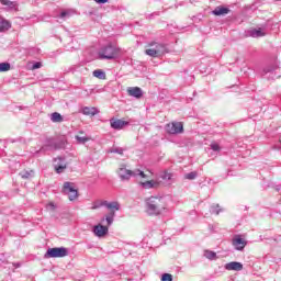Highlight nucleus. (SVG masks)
<instances>
[{
	"mask_svg": "<svg viewBox=\"0 0 281 281\" xmlns=\"http://www.w3.org/2000/svg\"><path fill=\"white\" fill-rule=\"evenodd\" d=\"M146 212L149 216H159L166 212V205H164V199L157 196H150L146 200Z\"/></svg>",
	"mask_w": 281,
	"mask_h": 281,
	"instance_id": "1",
	"label": "nucleus"
},
{
	"mask_svg": "<svg viewBox=\"0 0 281 281\" xmlns=\"http://www.w3.org/2000/svg\"><path fill=\"white\" fill-rule=\"evenodd\" d=\"M60 148H65L64 140H57L56 138H47L45 144L35 151H31L33 157H38L41 153L45 154L47 150H60Z\"/></svg>",
	"mask_w": 281,
	"mask_h": 281,
	"instance_id": "2",
	"label": "nucleus"
},
{
	"mask_svg": "<svg viewBox=\"0 0 281 281\" xmlns=\"http://www.w3.org/2000/svg\"><path fill=\"white\" fill-rule=\"evenodd\" d=\"M148 47L149 48L145 50V54L151 56V58H159L160 56H164V54H168V45L161 42H151L148 44Z\"/></svg>",
	"mask_w": 281,
	"mask_h": 281,
	"instance_id": "3",
	"label": "nucleus"
},
{
	"mask_svg": "<svg viewBox=\"0 0 281 281\" xmlns=\"http://www.w3.org/2000/svg\"><path fill=\"white\" fill-rule=\"evenodd\" d=\"M120 55V48L109 44L99 49L100 60H113Z\"/></svg>",
	"mask_w": 281,
	"mask_h": 281,
	"instance_id": "4",
	"label": "nucleus"
},
{
	"mask_svg": "<svg viewBox=\"0 0 281 281\" xmlns=\"http://www.w3.org/2000/svg\"><path fill=\"white\" fill-rule=\"evenodd\" d=\"M117 175L121 179V181H130L131 177H142L143 179H146V173H144V171L142 170H128L126 169V165H121L119 170H117Z\"/></svg>",
	"mask_w": 281,
	"mask_h": 281,
	"instance_id": "5",
	"label": "nucleus"
},
{
	"mask_svg": "<svg viewBox=\"0 0 281 281\" xmlns=\"http://www.w3.org/2000/svg\"><path fill=\"white\" fill-rule=\"evenodd\" d=\"M69 256V249L66 247L48 248L44 255V258H65Z\"/></svg>",
	"mask_w": 281,
	"mask_h": 281,
	"instance_id": "6",
	"label": "nucleus"
},
{
	"mask_svg": "<svg viewBox=\"0 0 281 281\" xmlns=\"http://www.w3.org/2000/svg\"><path fill=\"white\" fill-rule=\"evenodd\" d=\"M165 131L169 135H179V134L183 133V123H181V122L168 123L165 126Z\"/></svg>",
	"mask_w": 281,
	"mask_h": 281,
	"instance_id": "7",
	"label": "nucleus"
},
{
	"mask_svg": "<svg viewBox=\"0 0 281 281\" xmlns=\"http://www.w3.org/2000/svg\"><path fill=\"white\" fill-rule=\"evenodd\" d=\"M71 186H72L71 182H65L63 192L64 194H67L69 201H76V199H78V190Z\"/></svg>",
	"mask_w": 281,
	"mask_h": 281,
	"instance_id": "8",
	"label": "nucleus"
},
{
	"mask_svg": "<svg viewBox=\"0 0 281 281\" xmlns=\"http://www.w3.org/2000/svg\"><path fill=\"white\" fill-rule=\"evenodd\" d=\"M53 166L57 175H63L67 170V160L64 157H57L54 159Z\"/></svg>",
	"mask_w": 281,
	"mask_h": 281,
	"instance_id": "9",
	"label": "nucleus"
},
{
	"mask_svg": "<svg viewBox=\"0 0 281 281\" xmlns=\"http://www.w3.org/2000/svg\"><path fill=\"white\" fill-rule=\"evenodd\" d=\"M232 245L236 251H244L247 247V240H245L240 235H235L232 239Z\"/></svg>",
	"mask_w": 281,
	"mask_h": 281,
	"instance_id": "10",
	"label": "nucleus"
},
{
	"mask_svg": "<svg viewBox=\"0 0 281 281\" xmlns=\"http://www.w3.org/2000/svg\"><path fill=\"white\" fill-rule=\"evenodd\" d=\"M110 126L114 131H122V128H124V126H128V122L120 120V119H111Z\"/></svg>",
	"mask_w": 281,
	"mask_h": 281,
	"instance_id": "11",
	"label": "nucleus"
},
{
	"mask_svg": "<svg viewBox=\"0 0 281 281\" xmlns=\"http://www.w3.org/2000/svg\"><path fill=\"white\" fill-rule=\"evenodd\" d=\"M93 234L97 235L98 238H102L109 234V226L98 224L93 227Z\"/></svg>",
	"mask_w": 281,
	"mask_h": 281,
	"instance_id": "12",
	"label": "nucleus"
},
{
	"mask_svg": "<svg viewBox=\"0 0 281 281\" xmlns=\"http://www.w3.org/2000/svg\"><path fill=\"white\" fill-rule=\"evenodd\" d=\"M2 5H5L7 10L19 12V2L10 0H0Z\"/></svg>",
	"mask_w": 281,
	"mask_h": 281,
	"instance_id": "13",
	"label": "nucleus"
},
{
	"mask_svg": "<svg viewBox=\"0 0 281 281\" xmlns=\"http://www.w3.org/2000/svg\"><path fill=\"white\" fill-rule=\"evenodd\" d=\"M247 36L251 38H262V36H267V33H265L262 29H250L247 31Z\"/></svg>",
	"mask_w": 281,
	"mask_h": 281,
	"instance_id": "14",
	"label": "nucleus"
},
{
	"mask_svg": "<svg viewBox=\"0 0 281 281\" xmlns=\"http://www.w3.org/2000/svg\"><path fill=\"white\" fill-rule=\"evenodd\" d=\"M158 179H161L158 180L160 184L162 183V186H170V183H172V173L164 171Z\"/></svg>",
	"mask_w": 281,
	"mask_h": 281,
	"instance_id": "15",
	"label": "nucleus"
},
{
	"mask_svg": "<svg viewBox=\"0 0 281 281\" xmlns=\"http://www.w3.org/2000/svg\"><path fill=\"white\" fill-rule=\"evenodd\" d=\"M127 93L128 95H131L132 98H136L137 100H139V98L144 95V91L139 87L128 88Z\"/></svg>",
	"mask_w": 281,
	"mask_h": 281,
	"instance_id": "16",
	"label": "nucleus"
},
{
	"mask_svg": "<svg viewBox=\"0 0 281 281\" xmlns=\"http://www.w3.org/2000/svg\"><path fill=\"white\" fill-rule=\"evenodd\" d=\"M231 10L227 7L218 5L213 11L212 14L214 16H225L226 14H229Z\"/></svg>",
	"mask_w": 281,
	"mask_h": 281,
	"instance_id": "17",
	"label": "nucleus"
},
{
	"mask_svg": "<svg viewBox=\"0 0 281 281\" xmlns=\"http://www.w3.org/2000/svg\"><path fill=\"white\" fill-rule=\"evenodd\" d=\"M142 188H144V190H153L156 188H159L160 182L159 180H148L145 182H140Z\"/></svg>",
	"mask_w": 281,
	"mask_h": 281,
	"instance_id": "18",
	"label": "nucleus"
},
{
	"mask_svg": "<svg viewBox=\"0 0 281 281\" xmlns=\"http://www.w3.org/2000/svg\"><path fill=\"white\" fill-rule=\"evenodd\" d=\"M226 271H243V265L238 261H232L225 265Z\"/></svg>",
	"mask_w": 281,
	"mask_h": 281,
	"instance_id": "19",
	"label": "nucleus"
},
{
	"mask_svg": "<svg viewBox=\"0 0 281 281\" xmlns=\"http://www.w3.org/2000/svg\"><path fill=\"white\" fill-rule=\"evenodd\" d=\"M81 113L83 115H90V117H93L94 115H98V113H100V110H98V108H89V106H83L81 109Z\"/></svg>",
	"mask_w": 281,
	"mask_h": 281,
	"instance_id": "20",
	"label": "nucleus"
},
{
	"mask_svg": "<svg viewBox=\"0 0 281 281\" xmlns=\"http://www.w3.org/2000/svg\"><path fill=\"white\" fill-rule=\"evenodd\" d=\"M105 207L108 210H111V212H120V202H117V201H113V202L105 201Z\"/></svg>",
	"mask_w": 281,
	"mask_h": 281,
	"instance_id": "21",
	"label": "nucleus"
},
{
	"mask_svg": "<svg viewBox=\"0 0 281 281\" xmlns=\"http://www.w3.org/2000/svg\"><path fill=\"white\" fill-rule=\"evenodd\" d=\"M102 221H105L108 227H111L115 221V211H111L108 215H105V217L102 218Z\"/></svg>",
	"mask_w": 281,
	"mask_h": 281,
	"instance_id": "22",
	"label": "nucleus"
},
{
	"mask_svg": "<svg viewBox=\"0 0 281 281\" xmlns=\"http://www.w3.org/2000/svg\"><path fill=\"white\" fill-rule=\"evenodd\" d=\"M50 121L55 124H60L64 121L63 115L58 112H54L50 114Z\"/></svg>",
	"mask_w": 281,
	"mask_h": 281,
	"instance_id": "23",
	"label": "nucleus"
},
{
	"mask_svg": "<svg viewBox=\"0 0 281 281\" xmlns=\"http://www.w3.org/2000/svg\"><path fill=\"white\" fill-rule=\"evenodd\" d=\"M92 76H94V78H99V80H106V72L102 69L94 70Z\"/></svg>",
	"mask_w": 281,
	"mask_h": 281,
	"instance_id": "24",
	"label": "nucleus"
},
{
	"mask_svg": "<svg viewBox=\"0 0 281 281\" xmlns=\"http://www.w3.org/2000/svg\"><path fill=\"white\" fill-rule=\"evenodd\" d=\"M12 24L8 20H0V32H8Z\"/></svg>",
	"mask_w": 281,
	"mask_h": 281,
	"instance_id": "25",
	"label": "nucleus"
},
{
	"mask_svg": "<svg viewBox=\"0 0 281 281\" xmlns=\"http://www.w3.org/2000/svg\"><path fill=\"white\" fill-rule=\"evenodd\" d=\"M19 175L22 179H32L34 177V170H23Z\"/></svg>",
	"mask_w": 281,
	"mask_h": 281,
	"instance_id": "26",
	"label": "nucleus"
},
{
	"mask_svg": "<svg viewBox=\"0 0 281 281\" xmlns=\"http://www.w3.org/2000/svg\"><path fill=\"white\" fill-rule=\"evenodd\" d=\"M106 201L97 200L92 203L91 210H100V207H105Z\"/></svg>",
	"mask_w": 281,
	"mask_h": 281,
	"instance_id": "27",
	"label": "nucleus"
},
{
	"mask_svg": "<svg viewBox=\"0 0 281 281\" xmlns=\"http://www.w3.org/2000/svg\"><path fill=\"white\" fill-rule=\"evenodd\" d=\"M204 257L207 258V260H216L218 257L216 256V252L212 250H204Z\"/></svg>",
	"mask_w": 281,
	"mask_h": 281,
	"instance_id": "28",
	"label": "nucleus"
},
{
	"mask_svg": "<svg viewBox=\"0 0 281 281\" xmlns=\"http://www.w3.org/2000/svg\"><path fill=\"white\" fill-rule=\"evenodd\" d=\"M199 177V173L196 171H191L184 176V179H188L189 181H194Z\"/></svg>",
	"mask_w": 281,
	"mask_h": 281,
	"instance_id": "29",
	"label": "nucleus"
},
{
	"mask_svg": "<svg viewBox=\"0 0 281 281\" xmlns=\"http://www.w3.org/2000/svg\"><path fill=\"white\" fill-rule=\"evenodd\" d=\"M220 207H221V206H220L218 204L212 205V206L210 207V213H211V214H216V215L221 214V209H220Z\"/></svg>",
	"mask_w": 281,
	"mask_h": 281,
	"instance_id": "30",
	"label": "nucleus"
},
{
	"mask_svg": "<svg viewBox=\"0 0 281 281\" xmlns=\"http://www.w3.org/2000/svg\"><path fill=\"white\" fill-rule=\"evenodd\" d=\"M10 63H0V72L10 71Z\"/></svg>",
	"mask_w": 281,
	"mask_h": 281,
	"instance_id": "31",
	"label": "nucleus"
},
{
	"mask_svg": "<svg viewBox=\"0 0 281 281\" xmlns=\"http://www.w3.org/2000/svg\"><path fill=\"white\" fill-rule=\"evenodd\" d=\"M9 142H10L11 144H15V142H19L20 144H26V140H25V138H23V137L10 138Z\"/></svg>",
	"mask_w": 281,
	"mask_h": 281,
	"instance_id": "32",
	"label": "nucleus"
},
{
	"mask_svg": "<svg viewBox=\"0 0 281 281\" xmlns=\"http://www.w3.org/2000/svg\"><path fill=\"white\" fill-rule=\"evenodd\" d=\"M211 149L213 150V153H221V145H218L217 143H211Z\"/></svg>",
	"mask_w": 281,
	"mask_h": 281,
	"instance_id": "33",
	"label": "nucleus"
},
{
	"mask_svg": "<svg viewBox=\"0 0 281 281\" xmlns=\"http://www.w3.org/2000/svg\"><path fill=\"white\" fill-rule=\"evenodd\" d=\"M76 139H77L78 144H87V142L89 140V137L76 136Z\"/></svg>",
	"mask_w": 281,
	"mask_h": 281,
	"instance_id": "34",
	"label": "nucleus"
},
{
	"mask_svg": "<svg viewBox=\"0 0 281 281\" xmlns=\"http://www.w3.org/2000/svg\"><path fill=\"white\" fill-rule=\"evenodd\" d=\"M161 281H172L173 280V277H172V274H170V273H164L162 276H161V279H160Z\"/></svg>",
	"mask_w": 281,
	"mask_h": 281,
	"instance_id": "35",
	"label": "nucleus"
},
{
	"mask_svg": "<svg viewBox=\"0 0 281 281\" xmlns=\"http://www.w3.org/2000/svg\"><path fill=\"white\" fill-rule=\"evenodd\" d=\"M111 153H115L116 155H124V149L122 147L112 148Z\"/></svg>",
	"mask_w": 281,
	"mask_h": 281,
	"instance_id": "36",
	"label": "nucleus"
},
{
	"mask_svg": "<svg viewBox=\"0 0 281 281\" xmlns=\"http://www.w3.org/2000/svg\"><path fill=\"white\" fill-rule=\"evenodd\" d=\"M71 16V13L69 11H63L59 14V19H69Z\"/></svg>",
	"mask_w": 281,
	"mask_h": 281,
	"instance_id": "37",
	"label": "nucleus"
},
{
	"mask_svg": "<svg viewBox=\"0 0 281 281\" xmlns=\"http://www.w3.org/2000/svg\"><path fill=\"white\" fill-rule=\"evenodd\" d=\"M276 66H268L263 69V74H271L273 71H276Z\"/></svg>",
	"mask_w": 281,
	"mask_h": 281,
	"instance_id": "38",
	"label": "nucleus"
},
{
	"mask_svg": "<svg viewBox=\"0 0 281 281\" xmlns=\"http://www.w3.org/2000/svg\"><path fill=\"white\" fill-rule=\"evenodd\" d=\"M43 65L41 64V61H36L35 64H33L32 69H41Z\"/></svg>",
	"mask_w": 281,
	"mask_h": 281,
	"instance_id": "39",
	"label": "nucleus"
},
{
	"mask_svg": "<svg viewBox=\"0 0 281 281\" xmlns=\"http://www.w3.org/2000/svg\"><path fill=\"white\" fill-rule=\"evenodd\" d=\"M47 210H56V204L54 202H50L46 205Z\"/></svg>",
	"mask_w": 281,
	"mask_h": 281,
	"instance_id": "40",
	"label": "nucleus"
},
{
	"mask_svg": "<svg viewBox=\"0 0 281 281\" xmlns=\"http://www.w3.org/2000/svg\"><path fill=\"white\" fill-rule=\"evenodd\" d=\"M77 69H78V66H71L68 68V72L75 74V71H77Z\"/></svg>",
	"mask_w": 281,
	"mask_h": 281,
	"instance_id": "41",
	"label": "nucleus"
},
{
	"mask_svg": "<svg viewBox=\"0 0 281 281\" xmlns=\"http://www.w3.org/2000/svg\"><path fill=\"white\" fill-rule=\"evenodd\" d=\"M154 16H159V12H154V13L147 15V19L150 21V19H153Z\"/></svg>",
	"mask_w": 281,
	"mask_h": 281,
	"instance_id": "42",
	"label": "nucleus"
},
{
	"mask_svg": "<svg viewBox=\"0 0 281 281\" xmlns=\"http://www.w3.org/2000/svg\"><path fill=\"white\" fill-rule=\"evenodd\" d=\"M95 3H109V0H94Z\"/></svg>",
	"mask_w": 281,
	"mask_h": 281,
	"instance_id": "43",
	"label": "nucleus"
},
{
	"mask_svg": "<svg viewBox=\"0 0 281 281\" xmlns=\"http://www.w3.org/2000/svg\"><path fill=\"white\" fill-rule=\"evenodd\" d=\"M12 267H14V269H19V267H21V263H12Z\"/></svg>",
	"mask_w": 281,
	"mask_h": 281,
	"instance_id": "44",
	"label": "nucleus"
},
{
	"mask_svg": "<svg viewBox=\"0 0 281 281\" xmlns=\"http://www.w3.org/2000/svg\"><path fill=\"white\" fill-rule=\"evenodd\" d=\"M277 191L280 192V187H277Z\"/></svg>",
	"mask_w": 281,
	"mask_h": 281,
	"instance_id": "45",
	"label": "nucleus"
}]
</instances>
